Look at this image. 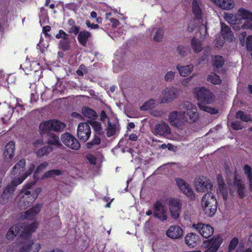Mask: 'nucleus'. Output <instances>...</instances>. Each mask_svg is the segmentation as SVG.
I'll return each instance as SVG.
<instances>
[{"mask_svg": "<svg viewBox=\"0 0 252 252\" xmlns=\"http://www.w3.org/2000/svg\"><path fill=\"white\" fill-rule=\"evenodd\" d=\"M184 108L186 110L183 114V117L186 113L187 116L190 123L196 122L199 118V114L197 108L192 103L186 102L184 104Z\"/></svg>", "mask_w": 252, "mask_h": 252, "instance_id": "obj_14", "label": "nucleus"}, {"mask_svg": "<svg viewBox=\"0 0 252 252\" xmlns=\"http://www.w3.org/2000/svg\"><path fill=\"white\" fill-rule=\"evenodd\" d=\"M38 226V223L37 221H34L32 223L27 225H25V227L28 229L32 233L35 231L36 228Z\"/></svg>", "mask_w": 252, "mask_h": 252, "instance_id": "obj_51", "label": "nucleus"}, {"mask_svg": "<svg viewBox=\"0 0 252 252\" xmlns=\"http://www.w3.org/2000/svg\"><path fill=\"white\" fill-rule=\"evenodd\" d=\"M49 136L48 143L49 144L59 145H60L59 137L54 133L47 132Z\"/></svg>", "mask_w": 252, "mask_h": 252, "instance_id": "obj_41", "label": "nucleus"}, {"mask_svg": "<svg viewBox=\"0 0 252 252\" xmlns=\"http://www.w3.org/2000/svg\"><path fill=\"white\" fill-rule=\"evenodd\" d=\"M26 165V160L25 159H21L17 163H16L13 167L11 173L13 175L17 174H21L23 172Z\"/></svg>", "mask_w": 252, "mask_h": 252, "instance_id": "obj_28", "label": "nucleus"}, {"mask_svg": "<svg viewBox=\"0 0 252 252\" xmlns=\"http://www.w3.org/2000/svg\"><path fill=\"white\" fill-rule=\"evenodd\" d=\"M175 181L180 190L185 195L192 200L195 199V196L193 190L188 183L184 179L180 178H176Z\"/></svg>", "mask_w": 252, "mask_h": 252, "instance_id": "obj_11", "label": "nucleus"}, {"mask_svg": "<svg viewBox=\"0 0 252 252\" xmlns=\"http://www.w3.org/2000/svg\"><path fill=\"white\" fill-rule=\"evenodd\" d=\"M169 207L172 218L175 220L177 219L181 212L182 202L181 200L174 198H170Z\"/></svg>", "mask_w": 252, "mask_h": 252, "instance_id": "obj_15", "label": "nucleus"}, {"mask_svg": "<svg viewBox=\"0 0 252 252\" xmlns=\"http://www.w3.org/2000/svg\"><path fill=\"white\" fill-rule=\"evenodd\" d=\"M183 230L178 225H171L166 230L167 236L172 239H178L183 235Z\"/></svg>", "mask_w": 252, "mask_h": 252, "instance_id": "obj_19", "label": "nucleus"}, {"mask_svg": "<svg viewBox=\"0 0 252 252\" xmlns=\"http://www.w3.org/2000/svg\"><path fill=\"white\" fill-rule=\"evenodd\" d=\"M217 199L212 192H209L203 195L201 205L204 213L208 216H214L217 211Z\"/></svg>", "mask_w": 252, "mask_h": 252, "instance_id": "obj_1", "label": "nucleus"}, {"mask_svg": "<svg viewBox=\"0 0 252 252\" xmlns=\"http://www.w3.org/2000/svg\"><path fill=\"white\" fill-rule=\"evenodd\" d=\"M225 21L231 25H239L242 19H250L252 21V17H223Z\"/></svg>", "mask_w": 252, "mask_h": 252, "instance_id": "obj_29", "label": "nucleus"}, {"mask_svg": "<svg viewBox=\"0 0 252 252\" xmlns=\"http://www.w3.org/2000/svg\"><path fill=\"white\" fill-rule=\"evenodd\" d=\"M208 81L211 82L215 85H220L221 83L220 77L215 73L212 72L207 77Z\"/></svg>", "mask_w": 252, "mask_h": 252, "instance_id": "obj_39", "label": "nucleus"}, {"mask_svg": "<svg viewBox=\"0 0 252 252\" xmlns=\"http://www.w3.org/2000/svg\"><path fill=\"white\" fill-rule=\"evenodd\" d=\"M175 72L173 71L167 72L165 75V80L166 81H170L174 78Z\"/></svg>", "mask_w": 252, "mask_h": 252, "instance_id": "obj_59", "label": "nucleus"}, {"mask_svg": "<svg viewBox=\"0 0 252 252\" xmlns=\"http://www.w3.org/2000/svg\"><path fill=\"white\" fill-rule=\"evenodd\" d=\"M18 246L19 247L18 252H38L41 248L40 243H35L32 240L19 241Z\"/></svg>", "mask_w": 252, "mask_h": 252, "instance_id": "obj_5", "label": "nucleus"}, {"mask_svg": "<svg viewBox=\"0 0 252 252\" xmlns=\"http://www.w3.org/2000/svg\"><path fill=\"white\" fill-rule=\"evenodd\" d=\"M101 143V139L96 135L94 136V138L90 142H88L86 144V146L88 149H92L95 145H98Z\"/></svg>", "mask_w": 252, "mask_h": 252, "instance_id": "obj_43", "label": "nucleus"}, {"mask_svg": "<svg viewBox=\"0 0 252 252\" xmlns=\"http://www.w3.org/2000/svg\"><path fill=\"white\" fill-rule=\"evenodd\" d=\"M106 134L108 137L113 136L116 133V126L112 125L110 123H108V126L106 128Z\"/></svg>", "mask_w": 252, "mask_h": 252, "instance_id": "obj_46", "label": "nucleus"}, {"mask_svg": "<svg viewBox=\"0 0 252 252\" xmlns=\"http://www.w3.org/2000/svg\"><path fill=\"white\" fill-rule=\"evenodd\" d=\"M221 34L224 39L231 40L233 37V33L228 26L225 24H221Z\"/></svg>", "mask_w": 252, "mask_h": 252, "instance_id": "obj_30", "label": "nucleus"}, {"mask_svg": "<svg viewBox=\"0 0 252 252\" xmlns=\"http://www.w3.org/2000/svg\"><path fill=\"white\" fill-rule=\"evenodd\" d=\"M90 124L94 128L95 132L100 134L102 130L101 124L100 122L97 121H94L93 120H88V123Z\"/></svg>", "mask_w": 252, "mask_h": 252, "instance_id": "obj_42", "label": "nucleus"}, {"mask_svg": "<svg viewBox=\"0 0 252 252\" xmlns=\"http://www.w3.org/2000/svg\"><path fill=\"white\" fill-rule=\"evenodd\" d=\"M91 134V128L88 123H81L79 124L77 127V136L81 141L86 142L90 138Z\"/></svg>", "mask_w": 252, "mask_h": 252, "instance_id": "obj_10", "label": "nucleus"}, {"mask_svg": "<svg viewBox=\"0 0 252 252\" xmlns=\"http://www.w3.org/2000/svg\"><path fill=\"white\" fill-rule=\"evenodd\" d=\"M186 244L190 248L197 246L200 243V237L194 233H189L185 237Z\"/></svg>", "mask_w": 252, "mask_h": 252, "instance_id": "obj_21", "label": "nucleus"}, {"mask_svg": "<svg viewBox=\"0 0 252 252\" xmlns=\"http://www.w3.org/2000/svg\"><path fill=\"white\" fill-rule=\"evenodd\" d=\"M86 25L88 28H90L91 29H96L99 28V26L97 24L91 23L89 20H87L86 21Z\"/></svg>", "mask_w": 252, "mask_h": 252, "instance_id": "obj_61", "label": "nucleus"}, {"mask_svg": "<svg viewBox=\"0 0 252 252\" xmlns=\"http://www.w3.org/2000/svg\"><path fill=\"white\" fill-rule=\"evenodd\" d=\"M199 0H193L192 1V12L196 16H199L201 14V9L198 5Z\"/></svg>", "mask_w": 252, "mask_h": 252, "instance_id": "obj_47", "label": "nucleus"}, {"mask_svg": "<svg viewBox=\"0 0 252 252\" xmlns=\"http://www.w3.org/2000/svg\"><path fill=\"white\" fill-rule=\"evenodd\" d=\"M15 145L13 141L9 142L5 146L3 152V156L7 160H11L14 156Z\"/></svg>", "mask_w": 252, "mask_h": 252, "instance_id": "obj_22", "label": "nucleus"}, {"mask_svg": "<svg viewBox=\"0 0 252 252\" xmlns=\"http://www.w3.org/2000/svg\"><path fill=\"white\" fill-rule=\"evenodd\" d=\"M206 104L198 103L199 108L205 112H207L211 114H216L219 112V110L215 108L205 105Z\"/></svg>", "mask_w": 252, "mask_h": 252, "instance_id": "obj_40", "label": "nucleus"}, {"mask_svg": "<svg viewBox=\"0 0 252 252\" xmlns=\"http://www.w3.org/2000/svg\"><path fill=\"white\" fill-rule=\"evenodd\" d=\"M61 174L62 171L59 169L50 170L44 174L43 178H48L55 176H59Z\"/></svg>", "mask_w": 252, "mask_h": 252, "instance_id": "obj_45", "label": "nucleus"}, {"mask_svg": "<svg viewBox=\"0 0 252 252\" xmlns=\"http://www.w3.org/2000/svg\"><path fill=\"white\" fill-rule=\"evenodd\" d=\"M18 185L19 184L14 179H13L5 187L0 198V203L1 204L4 205L7 202L9 198L13 195Z\"/></svg>", "mask_w": 252, "mask_h": 252, "instance_id": "obj_9", "label": "nucleus"}, {"mask_svg": "<svg viewBox=\"0 0 252 252\" xmlns=\"http://www.w3.org/2000/svg\"><path fill=\"white\" fill-rule=\"evenodd\" d=\"M222 9L228 10L234 6L233 0H211Z\"/></svg>", "mask_w": 252, "mask_h": 252, "instance_id": "obj_26", "label": "nucleus"}, {"mask_svg": "<svg viewBox=\"0 0 252 252\" xmlns=\"http://www.w3.org/2000/svg\"><path fill=\"white\" fill-rule=\"evenodd\" d=\"M155 103L154 100L150 99L148 101L145 102L142 106L140 107L141 111H147L154 107Z\"/></svg>", "mask_w": 252, "mask_h": 252, "instance_id": "obj_44", "label": "nucleus"}, {"mask_svg": "<svg viewBox=\"0 0 252 252\" xmlns=\"http://www.w3.org/2000/svg\"><path fill=\"white\" fill-rule=\"evenodd\" d=\"M192 67L190 65L181 66L179 64L177 66V68L179 70L181 76L186 77L189 75L192 71Z\"/></svg>", "mask_w": 252, "mask_h": 252, "instance_id": "obj_35", "label": "nucleus"}, {"mask_svg": "<svg viewBox=\"0 0 252 252\" xmlns=\"http://www.w3.org/2000/svg\"><path fill=\"white\" fill-rule=\"evenodd\" d=\"M21 231L20 237L23 240H29L32 236V233L25 227L24 223H19L11 226L6 234L8 240L14 238Z\"/></svg>", "mask_w": 252, "mask_h": 252, "instance_id": "obj_3", "label": "nucleus"}, {"mask_svg": "<svg viewBox=\"0 0 252 252\" xmlns=\"http://www.w3.org/2000/svg\"><path fill=\"white\" fill-rule=\"evenodd\" d=\"M24 188L26 189H26L25 187ZM41 190V189L39 188H37L32 191L25 190L24 191V195L20 200V206L23 207L24 209H26L29 207L34 202Z\"/></svg>", "mask_w": 252, "mask_h": 252, "instance_id": "obj_4", "label": "nucleus"}, {"mask_svg": "<svg viewBox=\"0 0 252 252\" xmlns=\"http://www.w3.org/2000/svg\"><path fill=\"white\" fill-rule=\"evenodd\" d=\"M220 189V193H221L224 200H226L227 199L228 192L226 186L223 187H219Z\"/></svg>", "mask_w": 252, "mask_h": 252, "instance_id": "obj_54", "label": "nucleus"}, {"mask_svg": "<svg viewBox=\"0 0 252 252\" xmlns=\"http://www.w3.org/2000/svg\"><path fill=\"white\" fill-rule=\"evenodd\" d=\"M223 242L220 235L214 236L210 240L204 241L203 244L208 247L205 252H216Z\"/></svg>", "mask_w": 252, "mask_h": 252, "instance_id": "obj_12", "label": "nucleus"}, {"mask_svg": "<svg viewBox=\"0 0 252 252\" xmlns=\"http://www.w3.org/2000/svg\"><path fill=\"white\" fill-rule=\"evenodd\" d=\"M246 48L248 51H252V35L248 36L246 38Z\"/></svg>", "mask_w": 252, "mask_h": 252, "instance_id": "obj_56", "label": "nucleus"}, {"mask_svg": "<svg viewBox=\"0 0 252 252\" xmlns=\"http://www.w3.org/2000/svg\"><path fill=\"white\" fill-rule=\"evenodd\" d=\"M65 127L66 125L64 123L56 119H51L40 124V133L44 134L50 131L62 132Z\"/></svg>", "mask_w": 252, "mask_h": 252, "instance_id": "obj_2", "label": "nucleus"}, {"mask_svg": "<svg viewBox=\"0 0 252 252\" xmlns=\"http://www.w3.org/2000/svg\"><path fill=\"white\" fill-rule=\"evenodd\" d=\"M177 50L178 54L182 57H184L187 54L189 51V48L184 46L179 45L177 47Z\"/></svg>", "mask_w": 252, "mask_h": 252, "instance_id": "obj_50", "label": "nucleus"}, {"mask_svg": "<svg viewBox=\"0 0 252 252\" xmlns=\"http://www.w3.org/2000/svg\"><path fill=\"white\" fill-rule=\"evenodd\" d=\"M191 46L193 50V51L195 53L200 52L202 49V44L199 39L193 37L191 41Z\"/></svg>", "mask_w": 252, "mask_h": 252, "instance_id": "obj_38", "label": "nucleus"}, {"mask_svg": "<svg viewBox=\"0 0 252 252\" xmlns=\"http://www.w3.org/2000/svg\"><path fill=\"white\" fill-rule=\"evenodd\" d=\"M238 16H252V12L244 8H240L238 11Z\"/></svg>", "mask_w": 252, "mask_h": 252, "instance_id": "obj_55", "label": "nucleus"}, {"mask_svg": "<svg viewBox=\"0 0 252 252\" xmlns=\"http://www.w3.org/2000/svg\"><path fill=\"white\" fill-rule=\"evenodd\" d=\"M48 163L44 161L40 163L35 169L33 175V179L31 181H28L25 185V187L27 189H31L32 186L35 184L36 182L39 180V176L38 175L39 173L42 172L46 169L48 166Z\"/></svg>", "mask_w": 252, "mask_h": 252, "instance_id": "obj_17", "label": "nucleus"}, {"mask_svg": "<svg viewBox=\"0 0 252 252\" xmlns=\"http://www.w3.org/2000/svg\"><path fill=\"white\" fill-rule=\"evenodd\" d=\"M61 139L63 143L71 149L78 150L80 148L81 145L78 140L69 132L63 134Z\"/></svg>", "mask_w": 252, "mask_h": 252, "instance_id": "obj_8", "label": "nucleus"}, {"mask_svg": "<svg viewBox=\"0 0 252 252\" xmlns=\"http://www.w3.org/2000/svg\"><path fill=\"white\" fill-rule=\"evenodd\" d=\"M196 98L198 103L210 104L213 101V94L204 87L195 89Z\"/></svg>", "mask_w": 252, "mask_h": 252, "instance_id": "obj_6", "label": "nucleus"}, {"mask_svg": "<svg viewBox=\"0 0 252 252\" xmlns=\"http://www.w3.org/2000/svg\"><path fill=\"white\" fill-rule=\"evenodd\" d=\"M55 36L57 39L63 38L64 40L68 39V34L63 30H60L59 33H57Z\"/></svg>", "mask_w": 252, "mask_h": 252, "instance_id": "obj_53", "label": "nucleus"}, {"mask_svg": "<svg viewBox=\"0 0 252 252\" xmlns=\"http://www.w3.org/2000/svg\"><path fill=\"white\" fill-rule=\"evenodd\" d=\"M111 22L112 23V26L113 27H117L120 24V23H119V21L116 19H115V18H111L110 19Z\"/></svg>", "mask_w": 252, "mask_h": 252, "instance_id": "obj_64", "label": "nucleus"}, {"mask_svg": "<svg viewBox=\"0 0 252 252\" xmlns=\"http://www.w3.org/2000/svg\"><path fill=\"white\" fill-rule=\"evenodd\" d=\"M183 114L174 111L169 113L168 121L171 126L181 128L184 125V122L186 121L184 120H183Z\"/></svg>", "mask_w": 252, "mask_h": 252, "instance_id": "obj_16", "label": "nucleus"}, {"mask_svg": "<svg viewBox=\"0 0 252 252\" xmlns=\"http://www.w3.org/2000/svg\"><path fill=\"white\" fill-rule=\"evenodd\" d=\"M51 28L50 26H46L43 27L42 28V32L45 34V36L46 37L47 36H49L50 35L48 34V32L51 31Z\"/></svg>", "mask_w": 252, "mask_h": 252, "instance_id": "obj_62", "label": "nucleus"}, {"mask_svg": "<svg viewBox=\"0 0 252 252\" xmlns=\"http://www.w3.org/2000/svg\"><path fill=\"white\" fill-rule=\"evenodd\" d=\"M53 151V147L50 145H47L40 148L36 152L37 157H42L48 155Z\"/></svg>", "mask_w": 252, "mask_h": 252, "instance_id": "obj_33", "label": "nucleus"}, {"mask_svg": "<svg viewBox=\"0 0 252 252\" xmlns=\"http://www.w3.org/2000/svg\"><path fill=\"white\" fill-rule=\"evenodd\" d=\"M192 228L198 232L203 238L207 239L214 234V229L210 224L198 222L193 223Z\"/></svg>", "mask_w": 252, "mask_h": 252, "instance_id": "obj_7", "label": "nucleus"}, {"mask_svg": "<svg viewBox=\"0 0 252 252\" xmlns=\"http://www.w3.org/2000/svg\"><path fill=\"white\" fill-rule=\"evenodd\" d=\"M224 62L222 56L216 55L212 58V65L216 68H220L223 66Z\"/></svg>", "mask_w": 252, "mask_h": 252, "instance_id": "obj_34", "label": "nucleus"}, {"mask_svg": "<svg viewBox=\"0 0 252 252\" xmlns=\"http://www.w3.org/2000/svg\"><path fill=\"white\" fill-rule=\"evenodd\" d=\"M196 190L198 192H205L211 189L213 187L210 180L204 176H199L195 181Z\"/></svg>", "mask_w": 252, "mask_h": 252, "instance_id": "obj_13", "label": "nucleus"}, {"mask_svg": "<svg viewBox=\"0 0 252 252\" xmlns=\"http://www.w3.org/2000/svg\"><path fill=\"white\" fill-rule=\"evenodd\" d=\"M82 113L85 117L91 119V120L95 119L97 116L94 110L87 107L82 108Z\"/></svg>", "mask_w": 252, "mask_h": 252, "instance_id": "obj_32", "label": "nucleus"}, {"mask_svg": "<svg viewBox=\"0 0 252 252\" xmlns=\"http://www.w3.org/2000/svg\"><path fill=\"white\" fill-rule=\"evenodd\" d=\"M155 132L156 135L166 136L170 134V127L167 124L162 122L156 125Z\"/></svg>", "mask_w": 252, "mask_h": 252, "instance_id": "obj_20", "label": "nucleus"}, {"mask_svg": "<svg viewBox=\"0 0 252 252\" xmlns=\"http://www.w3.org/2000/svg\"><path fill=\"white\" fill-rule=\"evenodd\" d=\"M34 169V164L31 163L29 167L28 170L23 175H22L21 177L14 178V179L19 185H20L27 178L28 176L30 175L33 172Z\"/></svg>", "mask_w": 252, "mask_h": 252, "instance_id": "obj_31", "label": "nucleus"}, {"mask_svg": "<svg viewBox=\"0 0 252 252\" xmlns=\"http://www.w3.org/2000/svg\"><path fill=\"white\" fill-rule=\"evenodd\" d=\"M154 216L159 220L164 221L167 220V216L162 203L160 201H157L154 205Z\"/></svg>", "mask_w": 252, "mask_h": 252, "instance_id": "obj_18", "label": "nucleus"}, {"mask_svg": "<svg viewBox=\"0 0 252 252\" xmlns=\"http://www.w3.org/2000/svg\"><path fill=\"white\" fill-rule=\"evenodd\" d=\"M244 174L249 182L250 188H252V167L248 164H246L243 167Z\"/></svg>", "mask_w": 252, "mask_h": 252, "instance_id": "obj_37", "label": "nucleus"}, {"mask_svg": "<svg viewBox=\"0 0 252 252\" xmlns=\"http://www.w3.org/2000/svg\"><path fill=\"white\" fill-rule=\"evenodd\" d=\"M232 128L234 130H240L243 128V126L239 121H235L231 123Z\"/></svg>", "mask_w": 252, "mask_h": 252, "instance_id": "obj_57", "label": "nucleus"}, {"mask_svg": "<svg viewBox=\"0 0 252 252\" xmlns=\"http://www.w3.org/2000/svg\"><path fill=\"white\" fill-rule=\"evenodd\" d=\"M238 174L236 171L234 172L233 184L237 188V192L239 197L243 198L245 196L244 185L242 184V181L238 178Z\"/></svg>", "mask_w": 252, "mask_h": 252, "instance_id": "obj_23", "label": "nucleus"}, {"mask_svg": "<svg viewBox=\"0 0 252 252\" xmlns=\"http://www.w3.org/2000/svg\"><path fill=\"white\" fill-rule=\"evenodd\" d=\"M219 187H223L225 186V184L223 180V177L221 175L219 174L217 176Z\"/></svg>", "mask_w": 252, "mask_h": 252, "instance_id": "obj_60", "label": "nucleus"}, {"mask_svg": "<svg viewBox=\"0 0 252 252\" xmlns=\"http://www.w3.org/2000/svg\"><path fill=\"white\" fill-rule=\"evenodd\" d=\"M239 243L238 239L235 237H233L231 240L230 241L229 246H228V250L229 252L233 251L235 249L236 246L238 245Z\"/></svg>", "mask_w": 252, "mask_h": 252, "instance_id": "obj_49", "label": "nucleus"}, {"mask_svg": "<svg viewBox=\"0 0 252 252\" xmlns=\"http://www.w3.org/2000/svg\"><path fill=\"white\" fill-rule=\"evenodd\" d=\"M236 118L240 119L242 121L249 122L252 121L250 115L246 114L244 111L239 110L236 113Z\"/></svg>", "mask_w": 252, "mask_h": 252, "instance_id": "obj_36", "label": "nucleus"}, {"mask_svg": "<svg viewBox=\"0 0 252 252\" xmlns=\"http://www.w3.org/2000/svg\"><path fill=\"white\" fill-rule=\"evenodd\" d=\"M59 44L61 48L64 51L67 50L70 47L69 43L67 41L61 40Z\"/></svg>", "mask_w": 252, "mask_h": 252, "instance_id": "obj_58", "label": "nucleus"}, {"mask_svg": "<svg viewBox=\"0 0 252 252\" xmlns=\"http://www.w3.org/2000/svg\"><path fill=\"white\" fill-rule=\"evenodd\" d=\"M175 96V93L173 88H166L162 93L161 102L162 103H167L172 101Z\"/></svg>", "mask_w": 252, "mask_h": 252, "instance_id": "obj_24", "label": "nucleus"}, {"mask_svg": "<svg viewBox=\"0 0 252 252\" xmlns=\"http://www.w3.org/2000/svg\"><path fill=\"white\" fill-rule=\"evenodd\" d=\"M91 37V33L87 31L80 32L78 34L77 39L79 43L83 46H87V41Z\"/></svg>", "mask_w": 252, "mask_h": 252, "instance_id": "obj_27", "label": "nucleus"}, {"mask_svg": "<svg viewBox=\"0 0 252 252\" xmlns=\"http://www.w3.org/2000/svg\"><path fill=\"white\" fill-rule=\"evenodd\" d=\"M67 7L69 9L75 11L78 8L79 5L75 3H69L68 4Z\"/></svg>", "mask_w": 252, "mask_h": 252, "instance_id": "obj_63", "label": "nucleus"}, {"mask_svg": "<svg viewBox=\"0 0 252 252\" xmlns=\"http://www.w3.org/2000/svg\"><path fill=\"white\" fill-rule=\"evenodd\" d=\"M42 206V205L41 204H37L26 211L24 213V218L27 220H32L40 212Z\"/></svg>", "mask_w": 252, "mask_h": 252, "instance_id": "obj_25", "label": "nucleus"}, {"mask_svg": "<svg viewBox=\"0 0 252 252\" xmlns=\"http://www.w3.org/2000/svg\"><path fill=\"white\" fill-rule=\"evenodd\" d=\"M163 29L159 28L156 32L155 35L153 38L154 40L157 42L161 41L163 37Z\"/></svg>", "mask_w": 252, "mask_h": 252, "instance_id": "obj_48", "label": "nucleus"}, {"mask_svg": "<svg viewBox=\"0 0 252 252\" xmlns=\"http://www.w3.org/2000/svg\"><path fill=\"white\" fill-rule=\"evenodd\" d=\"M80 27L79 26H71L70 28H68L67 29V32L70 34H74V35L78 34L80 32Z\"/></svg>", "mask_w": 252, "mask_h": 252, "instance_id": "obj_52", "label": "nucleus"}]
</instances>
